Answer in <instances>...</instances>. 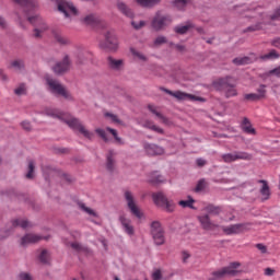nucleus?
Segmentation results:
<instances>
[{"label":"nucleus","instance_id":"obj_29","mask_svg":"<svg viewBox=\"0 0 280 280\" xmlns=\"http://www.w3.org/2000/svg\"><path fill=\"white\" fill-rule=\"evenodd\" d=\"M203 210L211 215H219L221 213V207L214 205H208L203 208Z\"/></svg>","mask_w":280,"mask_h":280},{"label":"nucleus","instance_id":"obj_12","mask_svg":"<svg viewBox=\"0 0 280 280\" xmlns=\"http://www.w3.org/2000/svg\"><path fill=\"white\" fill-rule=\"evenodd\" d=\"M125 199L127 201V206L129 208V210L131 211V213L137 217L138 219L142 218V212L140 211V209L137 207L136 202H135V198L131 194V191L127 190L125 192Z\"/></svg>","mask_w":280,"mask_h":280},{"label":"nucleus","instance_id":"obj_35","mask_svg":"<svg viewBox=\"0 0 280 280\" xmlns=\"http://www.w3.org/2000/svg\"><path fill=\"white\" fill-rule=\"evenodd\" d=\"M243 130L247 133L255 135V129L252 127L248 118H244L243 120Z\"/></svg>","mask_w":280,"mask_h":280},{"label":"nucleus","instance_id":"obj_37","mask_svg":"<svg viewBox=\"0 0 280 280\" xmlns=\"http://www.w3.org/2000/svg\"><path fill=\"white\" fill-rule=\"evenodd\" d=\"M162 208H164V210H166V212L172 213L175 211L176 205L173 200H166V202L164 203V206H162Z\"/></svg>","mask_w":280,"mask_h":280},{"label":"nucleus","instance_id":"obj_52","mask_svg":"<svg viewBox=\"0 0 280 280\" xmlns=\"http://www.w3.org/2000/svg\"><path fill=\"white\" fill-rule=\"evenodd\" d=\"M95 132L105 141H108L107 133L104 129H96Z\"/></svg>","mask_w":280,"mask_h":280},{"label":"nucleus","instance_id":"obj_9","mask_svg":"<svg viewBox=\"0 0 280 280\" xmlns=\"http://www.w3.org/2000/svg\"><path fill=\"white\" fill-rule=\"evenodd\" d=\"M250 226H252V224H249V223L233 224L230 226H223L222 231L226 235H235V234H241V233L249 231Z\"/></svg>","mask_w":280,"mask_h":280},{"label":"nucleus","instance_id":"obj_41","mask_svg":"<svg viewBox=\"0 0 280 280\" xmlns=\"http://www.w3.org/2000/svg\"><path fill=\"white\" fill-rule=\"evenodd\" d=\"M34 170H35V164L33 161L28 162V172L26 174L27 179H33L34 177Z\"/></svg>","mask_w":280,"mask_h":280},{"label":"nucleus","instance_id":"obj_31","mask_svg":"<svg viewBox=\"0 0 280 280\" xmlns=\"http://www.w3.org/2000/svg\"><path fill=\"white\" fill-rule=\"evenodd\" d=\"M254 60L255 58H250V57H237L233 60V62L237 66H244V65L252 63Z\"/></svg>","mask_w":280,"mask_h":280},{"label":"nucleus","instance_id":"obj_45","mask_svg":"<svg viewBox=\"0 0 280 280\" xmlns=\"http://www.w3.org/2000/svg\"><path fill=\"white\" fill-rule=\"evenodd\" d=\"M71 248L77 250V252H84V253H88L89 252V248L88 247H84L82 245H80L79 243H71Z\"/></svg>","mask_w":280,"mask_h":280},{"label":"nucleus","instance_id":"obj_18","mask_svg":"<svg viewBox=\"0 0 280 280\" xmlns=\"http://www.w3.org/2000/svg\"><path fill=\"white\" fill-rule=\"evenodd\" d=\"M144 150L149 155H162L164 153V149L156 144H144Z\"/></svg>","mask_w":280,"mask_h":280},{"label":"nucleus","instance_id":"obj_34","mask_svg":"<svg viewBox=\"0 0 280 280\" xmlns=\"http://www.w3.org/2000/svg\"><path fill=\"white\" fill-rule=\"evenodd\" d=\"M54 37L60 45H69L70 44V40L67 37L62 36L61 33H59V32H54Z\"/></svg>","mask_w":280,"mask_h":280},{"label":"nucleus","instance_id":"obj_42","mask_svg":"<svg viewBox=\"0 0 280 280\" xmlns=\"http://www.w3.org/2000/svg\"><path fill=\"white\" fill-rule=\"evenodd\" d=\"M207 187V183L205 179H200L197 185H196V188H195V191L196 192H201L206 189Z\"/></svg>","mask_w":280,"mask_h":280},{"label":"nucleus","instance_id":"obj_3","mask_svg":"<svg viewBox=\"0 0 280 280\" xmlns=\"http://www.w3.org/2000/svg\"><path fill=\"white\" fill-rule=\"evenodd\" d=\"M240 266L241 264L237 261L231 262L228 267H223L217 271H213L210 280H221L225 277H236L242 273V270H237Z\"/></svg>","mask_w":280,"mask_h":280},{"label":"nucleus","instance_id":"obj_28","mask_svg":"<svg viewBox=\"0 0 280 280\" xmlns=\"http://www.w3.org/2000/svg\"><path fill=\"white\" fill-rule=\"evenodd\" d=\"M260 184H262V188H260V195H262L264 200H268L270 198V188L266 180H260Z\"/></svg>","mask_w":280,"mask_h":280},{"label":"nucleus","instance_id":"obj_64","mask_svg":"<svg viewBox=\"0 0 280 280\" xmlns=\"http://www.w3.org/2000/svg\"><path fill=\"white\" fill-rule=\"evenodd\" d=\"M196 163H197L198 167H205V165H207V161L203 159H198L196 161Z\"/></svg>","mask_w":280,"mask_h":280},{"label":"nucleus","instance_id":"obj_30","mask_svg":"<svg viewBox=\"0 0 280 280\" xmlns=\"http://www.w3.org/2000/svg\"><path fill=\"white\" fill-rule=\"evenodd\" d=\"M12 225L13 228H22V229H27L31 226V224L28 223V221H26V219H14L12 221Z\"/></svg>","mask_w":280,"mask_h":280},{"label":"nucleus","instance_id":"obj_16","mask_svg":"<svg viewBox=\"0 0 280 280\" xmlns=\"http://www.w3.org/2000/svg\"><path fill=\"white\" fill-rule=\"evenodd\" d=\"M83 23L85 25H90L92 27H104L105 26V22H103L101 20L100 16H97L96 14H88L83 18Z\"/></svg>","mask_w":280,"mask_h":280},{"label":"nucleus","instance_id":"obj_27","mask_svg":"<svg viewBox=\"0 0 280 280\" xmlns=\"http://www.w3.org/2000/svg\"><path fill=\"white\" fill-rule=\"evenodd\" d=\"M90 56L89 52H86L85 50H77L75 52V62L78 65L84 63L85 59H88Z\"/></svg>","mask_w":280,"mask_h":280},{"label":"nucleus","instance_id":"obj_54","mask_svg":"<svg viewBox=\"0 0 280 280\" xmlns=\"http://www.w3.org/2000/svg\"><path fill=\"white\" fill-rule=\"evenodd\" d=\"M152 279H153V280H162V279H163L161 269H156V270L153 272Z\"/></svg>","mask_w":280,"mask_h":280},{"label":"nucleus","instance_id":"obj_8","mask_svg":"<svg viewBox=\"0 0 280 280\" xmlns=\"http://www.w3.org/2000/svg\"><path fill=\"white\" fill-rule=\"evenodd\" d=\"M151 233L156 245H163L165 243L164 230L160 221H153L151 224Z\"/></svg>","mask_w":280,"mask_h":280},{"label":"nucleus","instance_id":"obj_38","mask_svg":"<svg viewBox=\"0 0 280 280\" xmlns=\"http://www.w3.org/2000/svg\"><path fill=\"white\" fill-rule=\"evenodd\" d=\"M190 2L191 0H175L174 7L178 10H184Z\"/></svg>","mask_w":280,"mask_h":280},{"label":"nucleus","instance_id":"obj_26","mask_svg":"<svg viewBox=\"0 0 280 280\" xmlns=\"http://www.w3.org/2000/svg\"><path fill=\"white\" fill-rule=\"evenodd\" d=\"M117 8L118 10L126 15L127 18H132L133 16V12L132 10L124 2H118L117 3Z\"/></svg>","mask_w":280,"mask_h":280},{"label":"nucleus","instance_id":"obj_49","mask_svg":"<svg viewBox=\"0 0 280 280\" xmlns=\"http://www.w3.org/2000/svg\"><path fill=\"white\" fill-rule=\"evenodd\" d=\"M280 19V5L275 10V12L269 16L270 21H278Z\"/></svg>","mask_w":280,"mask_h":280},{"label":"nucleus","instance_id":"obj_39","mask_svg":"<svg viewBox=\"0 0 280 280\" xmlns=\"http://www.w3.org/2000/svg\"><path fill=\"white\" fill-rule=\"evenodd\" d=\"M79 208L84 211L85 213H88L89 215H92V217H97L96 212L91 209L90 207H86L85 203L83 202H79Z\"/></svg>","mask_w":280,"mask_h":280},{"label":"nucleus","instance_id":"obj_62","mask_svg":"<svg viewBox=\"0 0 280 280\" xmlns=\"http://www.w3.org/2000/svg\"><path fill=\"white\" fill-rule=\"evenodd\" d=\"M132 26L136 28V30H140L141 27H143L145 25L144 22H139V24H137V22H131Z\"/></svg>","mask_w":280,"mask_h":280},{"label":"nucleus","instance_id":"obj_13","mask_svg":"<svg viewBox=\"0 0 280 280\" xmlns=\"http://www.w3.org/2000/svg\"><path fill=\"white\" fill-rule=\"evenodd\" d=\"M70 67H71L70 57L66 55V57H63V60L56 63L52 70L57 75H62V73H67V71H69Z\"/></svg>","mask_w":280,"mask_h":280},{"label":"nucleus","instance_id":"obj_14","mask_svg":"<svg viewBox=\"0 0 280 280\" xmlns=\"http://www.w3.org/2000/svg\"><path fill=\"white\" fill-rule=\"evenodd\" d=\"M197 219L205 231H213L219 228L215 222L211 221V217H209V214H199Z\"/></svg>","mask_w":280,"mask_h":280},{"label":"nucleus","instance_id":"obj_47","mask_svg":"<svg viewBox=\"0 0 280 280\" xmlns=\"http://www.w3.org/2000/svg\"><path fill=\"white\" fill-rule=\"evenodd\" d=\"M39 259H40L42 264H48L49 262V255H48V252L46 249H44L42 252V254L39 255Z\"/></svg>","mask_w":280,"mask_h":280},{"label":"nucleus","instance_id":"obj_60","mask_svg":"<svg viewBox=\"0 0 280 280\" xmlns=\"http://www.w3.org/2000/svg\"><path fill=\"white\" fill-rule=\"evenodd\" d=\"M147 126L150 128V129H152L153 131H156L158 133H164V130L163 129H161V128H159V127H156V126H154V125H149V122H147Z\"/></svg>","mask_w":280,"mask_h":280},{"label":"nucleus","instance_id":"obj_25","mask_svg":"<svg viewBox=\"0 0 280 280\" xmlns=\"http://www.w3.org/2000/svg\"><path fill=\"white\" fill-rule=\"evenodd\" d=\"M149 110L154 114L158 118H160V121H162V124H168L167 118H165V116H163V114L161 112L158 110L156 106L153 104H149L148 105Z\"/></svg>","mask_w":280,"mask_h":280},{"label":"nucleus","instance_id":"obj_32","mask_svg":"<svg viewBox=\"0 0 280 280\" xmlns=\"http://www.w3.org/2000/svg\"><path fill=\"white\" fill-rule=\"evenodd\" d=\"M280 58V54L277 50H270L268 54L260 56L262 60H273Z\"/></svg>","mask_w":280,"mask_h":280},{"label":"nucleus","instance_id":"obj_7","mask_svg":"<svg viewBox=\"0 0 280 280\" xmlns=\"http://www.w3.org/2000/svg\"><path fill=\"white\" fill-rule=\"evenodd\" d=\"M172 22H173V20L170 14L159 11L152 21V26L155 31H161V30L165 28L166 26L171 25Z\"/></svg>","mask_w":280,"mask_h":280},{"label":"nucleus","instance_id":"obj_63","mask_svg":"<svg viewBox=\"0 0 280 280\" xmlns=\"http://www.w3.org/2000/svg\"><path fill=\"white\" fill-rule=\"evenodd\" d=\"M256 248H258L262 254L267 253V247L264 244H256Z\"/></svg>","mask_w":280,"mask_h":280},{"label":"nucleus","instance_id":"obj_48","mask_svg":"<svg viewBox=\"0 0 280 280\" xmlns=\"http://www.w3.org/2000/svg\"><path fill=\"white\" fill-rule=\"evenodd\" d=\"M180 257H182V261L184 264H188V260L191 258V254L189 252H187V250H183L180 253Z\"/></svg>","mask_w":280,"mask_h":280},{"label":"nucleus","instance_id":"obj_44","mask_svg":"<svg viewBox=\"0 0 280 280\" xmlns=\"http://www.w3.org/2000/svg\"><path fill=\"white\" fill-rule=\"evenodd\" d=\"M106 130L113 135L115 141L118 143V144H124V141L119 138V136H117V130L115 129H112V128H106Z\"/></svg>","mask_w":280,"mask_h":280},{"label":"nucleus","instance_id":"obj_36","mask_svg":"<svg viewBox=\"0 0 280 280\" xmlns=\"http://www.w3.org/2000/svg\"><path fill=\"white\" fill-rule=\"evenodd\" d=\"M192 27L191 24H185L184 26H175L174 27V32L179 34V35H184L186 34L190 28Z\"/></svg>","mask_w":280,"mask_h":280},{"label":"nucleus","instance_id":"obj_40","mask_svg":"<svg viewBox=\"0 0 280 280\" xmlns=\"http://www.w3.org/2000/svg\"><path fill=\"white\" fill-rule=\"evenodd\" d=\"M11 67L15 69V71H23L24 62L23 60H14L13 62H11Z\"/></svg>","mask_w":280,"mask_h":280},{"label":"nucleus","instance_id":"obj_56","mask_svg":"<svg viewBox=\"0 0 280 280\" xmlns=\"http://www.w3.org/2000/svg\"><path fill=\"white\" fill-rule=\"evenodd\" d=\"M268 75H276V78H280V66L268 71Z\"/></svg>","mask_w":280,"mask_h":280},{"label":"nucleus","instance_id":"obj_5","mask_svg":"<svg viewBox=\"0 0 280 280\" xmlns=\"http://www.w3.org/2000/svg\"><path fill=\"white\" fill-rule=\"evenodd\" d=\"M160 91L166 93L167 95L176 98L177 101H191V102H205L203 97L196 96L194 94L185 93L182 91H171L166 88L160 86Z\"/></svg>","mask_w":280,"mask_h":280},{"label":"nucleus","instance_id":"obj_55","mask_svg":"<svg viewBox=\"0 0 280 280\" xmlns=\"http://www.w3.org/2000/svg\"><path fill=\"white\" fill-rule=\"evenodd\" d=\"M165 43H167L166 37L160 36V37H158V38L155 39L154 45H155V46H160V45H163V44H165Z\"/></svg>","mask_w":280,"mask_h":280},{"label":"nucleus","instance_id":"obj_23","mask_svg":"<svg viewBox=\"0 0 280 280\" xmlns=\"http://www.w3.org/2000/svg\"><path fill=\"white\" fill-rule=\"evenodd\" d=\"M153 200L158 207H164L167 202V197L163 192L153 194Z\"/></svg>","mask_w":280,"mask_h":280},{"label":"nucleus","instance_id":"obj_20","mask_svg":"<svg viewBox=\"0 0 280 280\" xmlns=\"http://www.w3.org/2000/svg\"><path fill=\"white\" fill-rule=\"evenodd\" d=\"M107 65H108L109 69H112L113 71H120V69H122V67H124V60L108 57Z\"/></svg>","mask_w":280,"mask_h":280},{"label":"nucleus","instance_id":"obj_17","mask_svg":"<svg viewBox=\"0 0 280 280\" xmlns=\"http://www.w3.org/2000/svg\"><path fill=\"white\" fill-rule=\"evenodd\" d=\"M49 237H43L40 235H35V234H26L24 237L21 240V245L26 246L28 244H35L38 243L42 240H48Z\"/></svg>","mask_w":280,"mask_h":280},{"label":"nucleus","instance_id":"obj_43","mask_svg":"<svg viewBox=\"0 0 280 280\" xmlns=\"http://www.w3.org/2000/svg\"><path fill=\"white\" fill-rule=\"evenodd\" d=\"M130 51L139 60H141V61H147L148 60V58L142 52L136 50L135 48H131Z\"/></svg>","mask_w":280,"mask_h":280},{"label":"nucleus","instance_id":"obj_22","mask_svg":"<svg viewBox=\"0 0 280 280\" xmlns=\"http://www.w3.org/2000/svg\"><path fill=\"white\" fill-rule=\"evenodd\" d=\"M149 183L156 186V185H160V184H164L165 183V179L162 175L159 174V172H153L150 174L149 176Z\"/></svg>","mask_w":280,"mask_h":280},{"label":"nucleus","instance_id":"obj_19","mask_svg":"<svg viewBox=\"0 0 280 280\" xmlns=\"http://www.w3.org/2000/svg\"><path fill=\"white\" fill-rule=\"evenodd\" d=\"M119 221H120V223H121V225H122V228H124V231L128 234V235H133L135 234V229H133V226L131 225V221L129 220V219H127V217L126 215H121L120 218H119Z\"/></svg>","mask_w":280,"mask_h":280},{"label":"nucleus","instance_id":"obj_46","mask_svg":"<svg viewBox=\"0 0 280 280\" xmlns=\"http://www.w3.org/2000/svg\"><path fill=\"white\" fill-rule=\"evenodd\" d=\"M245 100H246V101L256 102V101H260L261 97L258 96L257 93H249V94H245Z\"/></svg>","mask_w":280,"mask_h":280},{"label":"nucleus","instance_id":"obj_24","mask_svg":"<svg viewBox=\"0 0 280 280\" xmlns=\"http://www.w3.org/2000/svg\"><path fill=\"white\" fill-rule=\"evenodd\" d=\"M161 1L162 0H136V2L140 7L147 8V9H151V8L159 5L161 3Z\"/></svg>","mask_w":280,"mask_h":280},{"label":"nucleus","instance_id":"obj_21","mask_svg":"<svg viewBox=\"0 0 280 280\" xmlns=\"http://www.w3.org/2000/svg\"><path fill=\"white\" fill-rule=\"evenodd\" d=\"M106 170L107 172H115V152L109 151L106 156Z\"/></svg>","mask_w":280,"mask_h":280},{"label":"nucleus","instance_id":"obj_15","mask_svg":"<svg viewBox=\"0 0 280 280\" xmlns=\"http://www.w3.org/2000/svg\"><path fill=\"white\" fill-rule=\"evenodd\" d=\"M222 159L225 163H231L237 160H252V155L246 152H234V153L223 154Z\"/></svg>","mask_w":280,"mask_h":280},{"label":"nucleus","instance_id":"obj_10","mask_svg":"<svg viewBox=\"0 0 280 280\" xmlns=\"http://www.w3.org/2000/svg\"><path fill=\"white\" fill-rule=\"evenodd\" d=\"M58 4V10L63 13L66 18H69L71 15H78V9L70 2H67L65 0H55Z\"/></svg>","mask_w":280,"mask_h":280},{"label":"nucleus","instance_id":"obj_33","mask_svg":"<svg viewBox=\"0 0 280 280\" xmlns=\"http://www.w3.org/2000/svg\"><path fill=\"white\" fill-rule=\"evenodd\" d=\"M194 203H195V199L191 198V197H188L187 200H179L178 201V206H180L182 208L194 209Z\"/></svg>","mask_w":280,"mask_h":280},{"label":"nucleus","instance_id":"obj_11","mask_svg":"<svg viewBox=\"0 0 280 280\" xmlns=\"http://www.w3.org/2000/svg\"><path fill=\"white\" fill-rule=\"evenodd\" d=\"M118 46H119V42L117 40L115 33L113 32L106 33L105 42L101 43V47H103L104 49L117 50Z\"/></svg>","mask_w":280,"mask_h":280},{"label":"nucleus","instance_id":"obj_58","mask_svg":"<svg viewBox=\"0 0 280 280\" xmlns=\"http://www.w3.org/2000/svg\"><path fill=\"white\" fill-rule=\"evenodd\" d=\"M54 172L55 171L51 167H49V166L43 167V173H44L45 177L54 174Z\"/></svg>","mask_w":280,"mask_h":280},{"label":"nucleus","instance_id":"obj_4","mask_svg":"<svg viewBox=\"0 0 280 280\" xmlns=\"http://www.w3.org/2000/svg\"><path fill=\"white\" fill-rule=\"evenodd\" d=\"M215 84L225 91V97L231 98L237 96V90L235 89V80L231 77L219 79Z\"/></svg>","mask_w":280,"mask_h":280},{"label":"nucleus","instance_id":"obj_6","mask_svg":"<svg viewBox=\"0 0 280 280\" xmlns=\"http://www.w3.org/2000/svg\"><path fill=\"white\" fill-rule=\"evenodd\" d=\"M47 84L52 94L59 95L69 101L72 100V95L69 93L68 90H66V88L59 81L48 78Z\"/></svg>","mask_w":280,"mask_h":280},{"label":"nucleus","instance_id":"obj_57","mask_svg":"<svg viewBox=\"0 0 280 280\" xmlns=\"http://www.w3.org/2000/svg\"><path fill=\"white\" fill-rule=\"evenodd\" d=\"M19 280H33L32 276L27 272H22L19 275Z\"/></svg>","mask_w":280,"mask_h":280},{"label":"nucleus","instance_id":"obj_50","mask_svg":"<svg viewBox=\"0 0 280 280\" xmlns=\"http://www.w3.org/2000/svg\"><path fill=\"white\" fill-rule=\"evenodd\" d=\"M105 117L110 118V120L114 124H121V120H119V118L117 116H115V114H113V113H105Z\"/></svg>","mask_w":280,"mask_h":280},{"label":"nucleus","instance_id":"obj_61","mask_svg":"<svg viewBox=\"0 0 280 280\" xmlns=\"http://www.w3.org/2000/svg\"><path fill=\"white\" fill-rule=\"evenodd\" d=\"M0 27L3 30L8 27V22H7L5 18L2 15H0Z\"/></svg>","mask_w":280,"mask_h":280},{"label":"nucleus","instance_id":"obj_59","mask_svg":"<svg viewBox=\"0 0 280 280\" xmlns=\"http://www.w3.org/2000/svg\"><path fill=\"white\" fill-rule=\"evenodd\" d=\"M270 45H271L272 47H276V48H279V49H280V37L273 38V39L270 42Z\"/></svg>","mask_w":280,"mask_h":280},{"label":"nucleus","instance_id":"obj_51","mask_svg":"<svg viewBox=\"0 0 280 280\" xmlns=\"http://www.w3.org/2000/svg\"><path fill=\"white\" fill-rule=\"evenodd\" d=\"M15 95L22 96L25 94V85L21 84L19 88L14 90Z\"/></svg>","mask_w":280,"mask_h":280},{"label":"nucleus","instance_id":"obj_53","mask_svg":"<svg viewBox=\"0 0 280 280\" xmlns=\"http://www.w3.org/2000/svg\"><path fill=\"white\" fill-rule=\"evenodd\" d=\"M266 86L265 85H260V88H258V96L260 97V100L266 97Z\"/></svg>","mask_w":280,"mask_h":280},{"label":"nucleus","instance_id":"obj_1","mask_svg":"<svg viewBox=\"0 0 280 280\" xmlns=\"http://www.w3.org/2000/svg\"><path fill=\"white\" fill-rule=\"evenodd\" d=\"M47 116H50L52 118L59 119L63 122H66V125H68V127H70L72 130L74 131H79L84 138L92 140L94 137L93 132H90L81 122V120H79V118H74L73 116H71V114L69 113H62L59 109L56 108H46L45 110Z\"/></svg>","mask_w":280,"mask_h":280},{"label":"nucleus","instance_id":"obj_2","mask_svg":"<svg viewBox=\"0 0 280 280\" xmlns=\"http://www.w3.org/2000/svg\"><path fill=\"white\" fill-rule=\"evenodd\" d=\"M13 2L19 4L23 9L27 22L35 26L34 36L36 38H40L43 32H45L48 28V26L47 24H45L43 18L39 16L38 14H30V12H33V10L35 9V3L32 0H13Z\"/></svg>","mask_w":280,"mask_h":280}]
</instances>
